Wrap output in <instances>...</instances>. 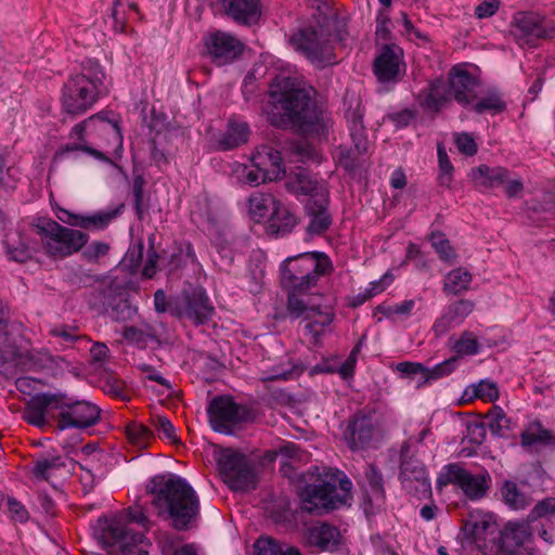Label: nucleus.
Listing matches in <instances>:
<instances>
[{
    "mask_svg": "<svg viewBox=\"0 0 555 555\" xmlns=\"http://www.w3.org/2000/svg\"><path fill=\"white\" fill-rule=\"evenodd\" d=\"M267 119L275 128L310 132L321 121V111L309 91L289 77H275L269 85Z\"/></svg>",
    "mask_w": 555,
    "mask_h": 555,
    "instance_id": "obj_1",
    "label": "nucleus"
},
{
    "mask_svg": "<svg viewBox=\"0 0 555 555\" xmlns=\"http://www.w3.org/2000/svg\"><path fill=\"white\" fill-rule=\"evenodd\" d=\"M300 508L311 515H324L345 505L352 483L339 469L313 466L297 476Z\"/></svg>",
    "mask_w": 555,
    "mask_h": 555,
    "instance_id": "obj_2",
    "label": "nucleus"
},
{
    "mask_svg": "<svg viewBox=\"0 0 555 555\" xmlns=\"http://www.w3.org/2000/svg\"><path fill=\"white\" fill-rule=\"evenodd\" d=\"M154 495L152 504L159 517L171 521L177 531H188L197 521L199 500L192 486L182 477L171 475L155 476L146 487Z\"/></svg>",
    "mask_w": 555,
    "mask_h": 555,
    "instance_id": "obj_3",
    "label": "nucleus"
},
{
    "mask_svg": "<svg viewBox=\"0 0 555 555\" xmlns=\"http://www.w3.org/2000/svg\"><path fill=\"white\" fill-rule=\"evenodd\" d=\"M127 521L149 530L151 521L142 505L135 503L126 509V517H100L93 526V537L103 547H116L121 555H149L150 545L143 532L128 528Z\"/></svg>",
    "mask_w": 555,
    "mask_h": 555,
    "instance_id": "obj_4",
    "label": "nucleus"
},
{
    "mask_svg": "<svg viewBox=\"0 0 555 555\" xmlns=\"http://www.w3.org/2000/svg\"><path fill=\"white\" fill-rule=\"evenodd\" d=\"M105 74L95 60H87L80 72L72 74L63 86L62 105L70 115H81L89 111L101 95L107 93Z\"/></svg>",
    "mask_w": 555,
    "mask_h": 555,
    "instance_id": "obj_5",
    "label": "nucleus"
},
{
    "mask_svg": "<svg viewBox=\"0 0 555 555\" xmlns=\"http://www.w3.org/2000/svg\"><path fill=\"white\" fill-rule=\"evenodd\" d=\"M336 23L327 17L315 20L298 30L291 38L295 50L318 67L335 64L333 42L341 40L340 34H334Z\"/></svg>",
    "mask_w": 555,
    "mask_h": 555,
    "instance_id": "obj_6",
    "label": "nucleus"
},
{
    "mask_svg": "<svg viewBox=\"0 0 555 555\" xmlns=\"http://www.w3.org/2000/svg\"><path fill=\"white\" fill-rule=\"evenodd\" d=\"M0 348V369L14 370L15 373L30 372L35 366L33 356L31 330L22 322L14 321L9 330H2Z\"/></svg>",
    "mask_w": 555,
    "mask_h": 555,
    "instance_id": "obj_7",
    "label": "nucleus"
},
{
    "mask_svg": "<svg viewBox=\"0 0 555 555\" xmlns=\"http://www.w3.org/2000/svg\"><path fill=\"white\" fill-rule=\"evenodd\" d=\"M37 232L47 237L43 243L46 253L60 259L78 253L89 240V235L85 232L63 227L46 218H37Z\"/></svg>",
    "mask_w": 555,
    "mask_h": 555,
    "instance_id": "obj_8",
    "label": "nucleus"
},
{
    "mask_svg": "<svg viewBox=\"0 0 555 555\" xmlns=\"http://www.w3.org/2000/svg\"><path fill=\"white\" fill-rule=\"evenodd\" d=\"M219 472L227 486L236 492L256 489L257 476L253 462L238 451L223 449L217 460Z\"/></svg>",
    "mask_w": 555,
    "mask_h": 555,
    "instance_id": "obj_9",
    "label": "nucleus"
},
{
    "mask_svg": "<svg viewBox=\"0 0 555 555\" xmlns=\"http://www.w3.org/2000/svg\"><path fill=\"white\" fill-rule=\"evenodd\" d=\"M69 404V395L37 377V428L54 427L61 430L63 414Z\"/></svg>",
    "mask_w": 555,
    "mask_h": 555,
    "instance_id": "obj_10",
    "label": "nucleus"
},
{
    "mask_svg": "<svg viewBox=\"0 0 555 555\" xmlns=\"http://www.w3.org/2000/svg\"><path fill=\"white\" fill-rule=\"evenodd\" d=\"M214 314L215 308L199 285L188 283L177 296V302L171 304L172 317L186 319L196 326L210 322Z\"/></svg>",
    "mask_w": 555,
    "mask_h": 555,
    "instance_id": "obj_11",
    "label": "nucleus"
},
{
    "mask_svg": "<svg viewBox=\"0 0 555 555\" xmlns=\"http://www.w3.org/2000/svg\"><path fill=\"white\" fill-rule=\"evenodd\" d=\"M211 428L220 434L231 435L233 428L254 420L251 409L240 404L230 396H217L207 406Z\"/></svg>",
    "mask_w": 555,
    "mask_h": 555,
    "instance_id": "obj_12",
    "label": "nucleus"
},
{
    "mask_svg": "<svg viewBox=\"0 0 555 555\" xmlns=\"http://www.w3.org/2000/svg\"><path fill=\"white\" fill-rule=\"evenodd\" d=\"M499 531L492 515L472 514L462 527L463 545L473 546L483 555H495Z\"/></svg>",
    "mask_w": 555,
    "mask_h": 555,
    "instance_id": "obj_13",
    "label": "nucleus"
},
{
    "mask_svg": "<svg viewBox=\"0 0 555 555\" xmlns=\"http://www.w3.org/2000/svg\"><path fill=\"white\" fill-rule=\"evenodd\" d=\"M399 479L403 489L417 499L431 495V485L423 462L415 457L411 449V438L403 441L400 450Z\"/></svg>",
    "mask_w": 555,
    "mask_h": 555,
    "instance_id": "obj_14",
    "label": "nucleus"
},
{
    "mask_svg": "<svg viewBox=\"0 0 555 555\" xmlns=\"http://www.w3.org/2000/svg\"><path fill=\"white\" fill-rule=\"evenodd\" d=\"M511 34L519 46L534 48L540 40L555 38V24L535 13L519 12L514 16Z\"/></svg>",
    "mask_w": 555,
    "mask_h": 555,
    "instance_id": "obj_15",
    "label": "nucleus"
},
{
    "mask_svg": "<svg viewBox=\"0 0 555 555\" xmlns=\"http://www.w3.org/2000/svg\"><path fill=\"white\" fill-rule=\"evenodd\" d=\"M443 470V475L437 480L439 487L456 485L470 500H479L487 495L491 483V476L487 470L472 474L457 463L446 465Z\"/></svg>",
    "mask_w": 555,
    "mask_h": 555,
    "instance_id": "obj_16",
    "label": "nucleus"
},
{
    "mask_svg": "<svg viewBox=\"0 0 555 555\" xmlns=\"http://www.w3.org/2000/svg\"><path fill=\"white\" fill-rule=\"evenodd\" d=\"M202 41L206 55L217 66L233 63L245 49V44L238 38L222 30H214L204 35Z\"/></svg>",
    "mask_w": 555,
    "mask_h": 555,
    "instance_id": "obj_17",
    "label": "nucleus"
},
{
    "mask_svg": "<svg viewBox=\"0 0 555 555\" xmlns=\"http://www.w3.org/2000/svg\"><path fill=\"white\" fill-rule=\"evenodd\" d=\"M345 118L349 130V135L353 143V150L359 154H365L369 151L367 131L364 126L363 117L365 109L361 100L354 94L346 93L344 98Z\"/></svg>",
    "mask_w": 555,
    "mask_h": 555,
    "instance_id": "obj_18",
    "label": "nucleus"
},
{
    "mask_svg": "<svg viewBox=\"0 0 555 555\" xmlns=\"http://www.w3.org/2000/svg\"><path fill=\"white\" fill-rule=\"evenodd\" d=\"M333 270L330 257L321 251L304 253L287 258L281 267V278L286 275L327 274Z\"/></svg>",
    "mask_w": 555,
    "mask_h": 555,
    "instance_id": "obj_19",
    "label": "nucleus"
},
{
    "mask_svg": "<svg viewBox=\"0 0 555 555\" xmlns=\"http://www.w3.org/2000/svg\"><path fill=\"white\" fill-rule=\"evenodd\" d=\"M101 417V409L88 400H75L69 396V404L63 414V426L67 428L86 429L96 425Z\"/></svg>",
    "mask_w": 555,
    "mask_h": 555,
    "instance_id": "obj_20",
    "label": "nucleus"
},
{
    "mask_svg": "<svg viewBox=\"0 0 555 555\" xmlns=\"http://www.w3.org/2000/svg\"><path fill=\"white\" fill-rule=\"evenodd\" d=\"M330 194L318 198H308L304 206V214L308 218L306 233L310 236L323 235L332 225L333 218L328 209Z\"/></svg>",
    "mask_w": 555,
    "mask_h": 555,
    "instance_id": "obj_21",
    "label": "nucleus"
},
{
    "mask_svg": "<svg viewBox=\"0 0 555 555\" xmlns=\"http://www.w3.org/2000/svg\"><path fill=\"white\" fill-rule=\"evenodd\" d=\"M367 489L363 493V509L366 516L375 515L385 504L386 492L382 472L375 464H367L364 469Z\"/></svg>",
    "mask_w": 555,
    "mask_h": 555,
    "instance_id": "obj_22",
    "label": "nucleus"
},
{
    "mask_svg": "<svg viewBox=\"0 0 555 555\" xmlns=\"http://www.w3.org/2000/svg\"><path fill=\"white\" fill-rule=\"evenodd\" d=\"M285 189L295 196H308V198H318L321 197V194H330L325 183L319 181L308 169L301 167L289 173L285 182Z\"/></svg>",
    "mask_w": 555,
    "mask_h": 555,
    "instance_id": "obj_23",
    "label": "nucleus"
},
{
    "mask_svg": "<svg viewBox=\"0 0 555 555\" xmlns=\"http://www.w3.org/2000/svg\"><path fill=\"white\" fill-rule=\"evenodd\" d=\"M449 83L454 100L463 107L470 106L477 99L479 80L468 70L453 67L449 74Z\"/></svg>",
    "mask_w": 555,
    "mask_h": 555,
    "instance_id": "obj_24",
    "label": "nucleus"
},
{
    "mask_svg": "<svg viewBox=\"0 0 555 555\" xmlns=\"http://www.w3.org/2000/svg\"><path fill=\"white\" fill-rule=\"evenodd\" d=\"M305 539L310 547L320 552H336L343 544V537L337 527L327 522L313 525L306 530Z\"/></svg>",
    "mask_w": 555,
    "mask_h": 555,
    "instance_id": "obj_25",
    "label": "nucleus"
},
{
    "mask_svg": "<svg viewBox=\"0 0 555 555\" xmlns=\"http://www.w3.org/2000/svg\"><path fill=\"white\" fill-rule=\"evenodd\" d=\"M528 520L524 522L508 521L503 530L499 531L498 554L518 555V550L531 537Z\"/></svg>",
    "mask_w": 555,
    "mask_h": 555,
    "instance_id": "obj_26",
    "label": "nucleus"
},
{
    "mask_svg": "<svg viewBox=\"0 0 555 555\" xmlns=\"http://www.w3.org/2000/svg\"><path fill=\"white\" fill-rule=\"evenodd\" d=\"M225 16L238 25L251 26L261 16L260 0H219Z\"/></svg>",
    "mask_w": 555,
    "mask_h": 555,
    "instance_id": "obj_27",
    "label": "nucleus"
},
{
    "mask_svg": "<svg viewBox=\"0 0 555 555\" xmlns=\"http://www.w3.org/2000/svg\"><path fill=\"white\" fill-rule=\"evenodd\" d=\"M402 49L396 44H385L374 61V74L379 81L397 80L400 72Z\"/></svg>",
    "mask_w": 555,
    "mask_h": 555,
    "instance_id": "obj_28",
    "label": "nucleus"
},
{
    "mask_svg": "<svg viewBox=\"0 0 555 555\" xmlns=\"http://www.w3.org/2000/svg\"><path fill=\"white\" fill-rule=\"evenodd\" d=\"M475 302L469 299H460L450 304L443 314L438 318L433 326L436 336L447 334L452 327L460 325L474 311Z\"/></svg>",
    "mask_w": 555,
    "mask_h": 555,
    "instance_id": "obj_29",
    "label": "nucleus"
},
{
    "mask_svg": "<svg viewBox=\"0 0 555 555\" xmlns=\"http://www.w3.org/2000/svg\"><path fill=\"white\" fill-rule=\"evenodd\" d=\"M31 241V233H26L25 229L21 225L10 230L2 242L9 260L21 263L30 260L33 257Z\"/></svg>",
    "mask_w": 555,
    "mask_h": 555,
    "instance_id": "obj_30",
    "label": "nucleus"
},
{
    "mask_svg": "<svg viewBox=\"0 0 555 555\" xmlns=\"http://www.w3.org/2000/svg\"><path fill=\"white\" fill-rule=\"evenodd\" d=\"M251 165L267 172L270 181H276L286 173L281 152L271 145L259 146L253 154Z\"/></svg>",
    "mask_w": 555,
    "mask_h": 555,
    "instance_id": "obj_31",
    "label": "nucleus"
},
{
    "mask_svg": "<svg viewBox=\"0 0 555 555\" xmlns=\"http://www.w3.org/2000/svg\"><path fill=\"white\" fill-rule=\"evenodd\" d=\"M373 423L371 417L357 414L352 420L349 421L346 439L348 440L349 447L353 450L366 448L373 437Z\"/></svg>",
    "mask_w": 555,
    "mask_h": 555,
    "instance_id": "obj_32",
    "label": "nucleus"
},
{
    "mask_svg": "<svg viewBox=\"0 0 555 555\" xmlns=\"http://www.w3.org/2000/svg\"><path fill=\"white\" fill-rule=\"evenodd\" d=\"M68 363L65 358L52 354L48 349L37 351V377L52 383L64 375Z\"/></svg>",
    "mask_w": 555,
    "mask_h": 555,
    "instance_id": "obj_33",
    "label": "nucleus"
},
{
    "mask_svg": "<svg viewBox=\"0 0 555 555\" xmlns=\"http://www.w3.org/2000/svg\"><path fill=\"white\" fill-rule=\"evenodd\" d=\"M103 312L115 322H125L130 320L137 312L130 301L122 295H113L111 288L103 293Z\"/></svg>",
    "mask_w": 555,
    "mask_h": 555,
    "instance_id": "obj_34",
    "label": "nucleus"
},
{
    "mask_svg": "<svg viewBox=\"0 0 555 555\" xmlns=\"http://www.w3.org/2000/svg\"><path fill=\"white\" fill-rule=\"evenodd\" d=\"M469 177L476 188L493 189L507 181L508 170L504 167H489L480 165L472 168Z\"/></svg>",
    "mask_w": 555,
    "mask_h": 555,
    "instance_id": "obj_35",
    "label": "nucleus"
},
{
    "mask_svg": "<svg viewBox=\"0 0 555 555\" xmlns=\"http://www.w3.org/2000/svg\"><path fill=\"white\" fill-rule=\"evenodd\" d=\"M520 444L524 448L534 444L555 446V434L546 429L539 420H534L520 433Z\"/></svg>",
    "mask_w": 555,
    "mask_h": 555,
    "instance_id": "obj_36",
    "label": "nucleus"
},
{
    "mask_svg": "<svg viewBox=\"0 0 555 555\" xmlns=\"http://www.w3.org/2000/svg\"><path fill=\"white\" fill-rule=\"evenodd\" d=\"M299 223V218L281 202L270 215L269 231L275 235H286L291 233Z\"/></svg>",
    "mask_w": 555,
    "mask_h": 555,
    "instance_id": "obj_37",
    "label": "nucleus"
},
{
    "mask_svg": "<svg viewBox=\"0 0 555 555\" xmlns=\"http://www.w3.org/2000/svg\"><path fill=\"white\" fill-rule=\"evenodd\" d=\"M65 467L63 457L55 452L37 453V485L40 481L49 482L54 490L56 485L51 480L56 470Z\"/></svg>",
    "mask_w": 555,
    "mask_h": 555,
    "instance_id": "obj_38",
    "label": "nucleus"
},
{
    "mask_svg": "<svg viewBox=\"0 0 555 555\" xmlns=\"http://www.w3.org/2000/svg\"><path fill=\"white\" fill-rule=\"evenodd\" d=\"M249 128L245 122H231L218 142L220 151L233 150L248 141Z\"/></svg>",
    "mask_w": 555,
    "mask_h": 555,
    "instance_id": "obj_39",
    "label": "nucleus"
},
{
    "mask_svg": "<svg viewBox=\"0 0 555 555\" xmlns=\"http://www.w3.org/2000/svg\"><path fill=\"white\" fill-rule=\"evenodd\" d=\"M473 275L464 268H456L450 271L444 280L443 292L447 295H461L469 289Z\"/></svg>",
    "mask_w": 555,
    "mask_h": 555,
    "instance_id": "obj_40",
    "label": "nucleus"
},
{
    "mask_svg": "<svg viewBox=\"0 0 555 555\" xmlns=\"http://www.w3.org/2000/svg\"><path fill=\"white\" fill-rule=\"evenodd\" d=\"M420 96H422L421 105L424 109L438 113L449 102L441 81H433L429 87Z\"/></svg>",
    "mask_w": 555,
    "mask_h": 555,
    "instance_id": "obj_41",
    "label": "nucleus"
},
{
    "mask_svg": "<svg viewBox=\"0 0 555 555\" xmlns=\"http://www.w3.org/2000/svg\"><path fill=\"white\" fill-rule=\"evenodd\" d=\"M249 211L257 221L274 211L280 201L269 193H254L249 199Z\"/></svg>",
    "mask_w": 555,
    "mask_h": 555,
    "instance_id": "obj_42",
    "label": "nucleus"
},
{
    "mask_svg": "<svg viewBox=\"0 0 555 555\" xmlns=\"http://www.w3.org/2000/svg\"><path fill=\"white\" fill-rule=\"evenodd\" d=\"M487 428L490 433L500 438H506V431L511 430L512 421L506 416L502 408L493 406L485 416Z\"/></svg>",
    "mask_w": 555,
    "mask_h": 555,
    "instance_id": "obj_43",
    "label": "nucleus"
},
{
    "mask_svg": "<svg viewBox=\"0 0 555 555\" xmlns=\"http://www.w3.org/2000/svg\"><path fill=\"white\" fill-rule=\"evenodd\" d=\"M500 493L503 502L512 509L519 511L526 508L530 501L527 495L521 492L517 485L512 480H504Z\"/></svg>",
    "mask_w": 555,
    "mask_h": 555,
    "instance_id": "obj_44",
    "label": "nucleus"
},
{
    "mask_svg": "<svg viewBox=\"0 0 555 555\" xmlns=\"http://www.w3.org/2000/svg\"><path fill=\"white\" fill-rule=\"evenodd\" d=\"M463 398L465 401L479 398L485 401L493 402L499 399V389L495 383L482 379L477 385L468 386L464 390Z\"/></svg>",
    "mask_w": 555,
    "mask_h": 555,
    "instance_id": "obj_45",
    "label": "nucleus"
},
{
    "mask_svg": "<svg viewBox=\"0 0 555 555\" xmlns=\"http://www.w3.org/2000/svg\"><path fill=\"white\" fill-rule=\"evenodd\" d=\"M321 275L322 274L319 273L307 275H286V278H281V284L283 288L288 292L306 294L310 288L317 285Z\"/></svg>",
    "mask_w": 555,
    "mask_h": 555,
    "instance_id": "obj_46",
    "label": "nucleus"
},
{
    "mask_svg": "<svg viewBox=\"0 0 555 555\" xmlns=\"http://www.w3.org/2000/svg\"><path fill=\"white\" fill-rule=\"evenodd\" d=\"M146 181L144 176L137 170H133V180H132V202L133 208L135 210V215L139 220L144 219V215L147 211L150 205L145 203L144 199V186Z\"/></svg>",
    "mask_w": 555,
    "mask_h": 555,
    "instance_id": "obj_47",
    "label": "nucleus"
},
{
    "mask_svg": "<svg viewBox=\"0 0 555 555\" xmlns=\"http://www.w3.org/2000/svg\"><path fill=\"white\" fill-rule=\"evenodd\" d=\"M460 362L459 356H453L441 363L436 364L434 367H427V372H425V379H420L417 382V388L422 387L425 384H430L434 380L440 379L444 376L450 375L455 371Z\"/></svg>",
    "mask_w": 555,
    "mask_h": 555,
    "instance_id": "obj_48",
    "label": "nucleus"
},
{
    "mask_svg": "<svg viewBox=\"0 0 555 555\" xmlns=\"http://www.w3.org/2000/svg\"><path fill=\"white\" fill-rule=\"evenodd\" d=\"M128 441L139 449L147 448L153 433L143 424L131 422L125 428Z\"/></svg>",
    "mask_w": 555,
    "mask_h": 555,
    "instance_id": "obj_49",
    "label": "nucleus"
},
{
    "mask_svg": "<svg viewBox=\"0 0 555 555\" xmlns=\"http://www.w3.org/2000/svg\"><path fill=\"white\" fill-rule=\"evenodd\" d=\"M472 108L477 114H483L486 112L498 114L505 111L506 103L498 91H492L480 101L473 103Z\"/></svg>",
    "mask_w": 555,
    "mask_h": 555,
    "instance_id": "obj_50",
    "label": "nucleus"
},
{
    "mask_svg": "<svg viewBox=\"0 0 555 555\" xmlns=\"http://www.w3.org/2000/svg\"><path fill=\"white\" fill-rule=\"evenodd\" d=\"M257 555H301L295 547H287L284 550L272 539H258L255 543Z\"/></svg>",
    "mask_w": 555,
    "mask_h": 555,
    "instance_id": "obj_51",
    "label": "nucleus"
},
{
    "mask_svg": "<svg viewBox=\"0 0 555 555\" xmlns=\"http://www.w3.org/2000/svg\"><path fill=\"white\" fill-rule=\"evenodd\" d=\"M301 295L302 294L299 293L288 292L287 312L294 319H298L300 317L309 318V311H317L314 306H310L300 297Z\"/></svg>",
    "mask_w": 555,
    "mask_h": 555,
    "instance_id": "obj_52",
    "label": "nucleus"
},
{
    "mask_svg": "<svg viewBox=\"0 0 555 555\" xmlns=\"http://www.w3.org/2000/svg\"><path fill=\"white\" fill-rule=\"evenodd\" d=\"M431 246L439 255L440 259L446 262H454L456 259V254L451 246L449 240L444 236L443 233H433L430 236Z\"/></svg>",
    "mask_w": 555,
    "mask_h": 555,
    "instance_id": "obj_53",
    "label": "nucleus"
},
{
    "mask_svg": "<svg viewBox=\"0 0 555 555\" xmlns=\"http://www.w3.org/2000/svg\"><path fill=\"white\" fill-rule=\"evenodd\" d=\"M438 152V163H439V183L442 186L450 188L453 179V165L450 162V158L447 154L444 146L439 143L437 146Z\"/></svg>",
    "mask_w": 555,
    "mask_h": 555,
    "instance_id": "obj_54",
    "label": "nucleus"
},
{
    "mask_svg": "<svg viewBox=\"0 0 555 555\" xmlns=\"http://www.w3.org/2000/svg\"><path fill=\"white\" fill-rule=\"evenodd\" d=\"M333 321V314H322L321 320L308 322L304 327V335L312 344H318L324 333V328Z\"/></svg>",
    "mask_w": 555,
    "mask_h": 555,
    "instance_id": "obj_55",
    "label": "nucleus"
},
{
    "mask_svg": "<svg viewBox=\"0 0 555 555\" xmlns=\"http://www.w3.org/2000/svg\"><path fill=\"white\" fill-rule=\"evenodd\" d=\"M453 348L460 358L462 354H477L480 349L478 340L473 336V333L468 331L462 333L460 339L455 343Z\"/></svg>",
    "mask_w": 555,
    "mask_h": 555,
    "instance_id": "obj_56",
    "label": "nucleus"
},
{
    "mask_svg": "<svg viewBox=\"0 0 555 555\" xmlns=\"http://www.w3.org/2000/svg\"><path fill=\"white\" fill-rule=\"evenodd\" d=\"M119 209L107 211V212H98L91 216H85V225L83 229L87 230H102L105 229L113 219L117 217Z\"/></svg>",
    "mask_w": 555,
    "mask_h": 555,
    "instance_id": "obj_57",
    "label": "nucleus"
},
{
    "mask_svg": "<svg viewBox=\"0 0 555 555\" xmlns=\"http://www.w3.org/2000/svg\"><path fill=\"white\" fill-rule=\"evenodd\" d=\"M555 514V498H546L539 501L527 516L528 522Z\"/></svg>",
    "mask_w": 555,
    "mask_h": 555,
    "instance_id": "obj_58",
    "label": "nucleus"
},
{
    "mask_svg": "<svg viewBox=\"0 0 555 555\" xmlns=\"http://www.w3.org/2000/svg\"><path fill=\"white\" fill-rule=\"evenodd\" d=\"M0 495H1L2 500L7 501L9 515L12 520H14L16 522H22V524L26 522L28 520L29 514H28L27 509L25 508V506L21 502H18L13 496H8L5 499L3 494H0Z\"/></svg>",
    "mask_w": 555,
    "mask_h": 555,
    "instance_id": "obj_59",
    "label": "nucleus"
},
{
    "mask_svg": "<svg viewBox=\"0 0 555 555\" xmlns=\"http://www.w3.org/2000/svg\"><path fill=\"white\" fill-rule=\"evenodd\" d=\"M109 248V244L96 241L87 246L81 256L88 262H96L101 257L108 254Z\"/></svg>",
    "mask_w": 555,
    "mask_h": 555,
    "instance_id": "obj_60",
    "label": "nucleus"
},
{
    "mask_svg": "<svg viewBox=\"0 0 555 555\" xmlns=\"http://www.w3.org/2000/svg\"><path fill=\"white\" fill-rule=\"evenodd\" d=\"M466 433L468 442L480 446L487 436V425L485 422H469L466 426Z\"/></svg>",
    "mask_w": 555,
    "mask_h": 555,
    "instance_id": "obj_61",
    "label": "nucleus"
},
{
    "mask_svg": "<svg viewBox=\"0 0 555 555\" xmlns=\"http://www.w3.org/2000/svg\"><path fill=\"white\" fill-rule=\"evenodd\" d=\"M124 337L127 340L138 344H146L150 340H157L156 334L150 328L149 331L140 330L135 326H126Z\"/></svg>",
    "mask_w": 555,
    "mask_h": 555,
    "instance_id": "obj_62",
    "label": "nucleus"
},
{
    "mask_svg": "<svg viewBox=\"0 0 555 555\" xmlns=\"http://www.w3.org/2000/svg\"><path fill=\"white\" fill-rule=\"evenodd\" d=\"M454 143L457 150L466 156H474L478 151L475 139L467 132L456 133Z\"/></svg>",
    "mask_w": 555,
    "mask_h": 555,
    "instance_id": "obj_63",
    "label": "nucleus"
},
{
    "mask_svg": "<svg viewBox=\"0 0 555 555\" xmlns=\"http://www.w3.org/2000/svg\"><path fill=\"white\" fill-rule=\"evenodd\" d=\"M18 391L24 395L26 403L35 402V378L30 376H21L15 382Z\"/></svg>",
    "mask_w": 555,
    "mask_h": 555,
    "instance_id": "obj_64",
    "label": "nucleus"
}]
</instances>
